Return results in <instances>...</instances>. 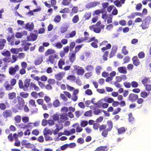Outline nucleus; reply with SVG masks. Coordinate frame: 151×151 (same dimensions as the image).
Segmentation results:
<instances>
[{
    "label": "nucleus",
    "mask_w": 151,
    "mask_h": 151,
    "mask_svg": "<svg viewBox=\"0 0 151 151\" xmlns=\"http://www.w3.org/2000/svg\"><path fill=\"white\" fill-rule=\"evenodd\" d=\"M106 125L103 124L100 125L99 128L100 132H101L102 131L101 133V135L104 137H106L108 135V132L110 131L106 129Z\"/></svg>",
    "instance_id": "1"
},
{
    "label": "nucleus",
    "mask_w": 151,
    "mask_h": 151,
    "mask_svg": "<svg viewBox=\"0 0 151 151\" xmlns=\"http://www.w3.org/2000/svg\"><path fill=\"white\" fill-rule=\"evenodd\" d=\"M151 17L150 16H148L143 20V23L140 25L142 29H145L149 27V24L151 21Z\"/></svg>",
    "instance_id": "2"
},
{
    "label": "nucleus",
    "mask_w": 151,
    "mask_h": 151,
    "mask_svg": "<svg viewBox=\"0 0 151 151\" xmlns=\"http://www.w3.org/2000/svg\"><path fill=\"white\" fill-rule=\"evenodd\" d=\"M19 69V65H15L14 66H10L9 69V72L11 75H14L16 74V72L18 71Z\"/></svg>",
    "instance_id": "3"
},
{
    "label": "nucleus",
    "mask_w": 151,
    "mask_h": 151,
    "mask_svg": "<svg viewBox=\"0 0 151 151\" xmlns=\"http://www.w3.org/2000/svg\"><path fill=\"white\" fill-rule=\"evenodd\" d=\"M12 112L11 110L7 109L3 111L2 115L4 118L11 117L12 116Z\"/></svg>",
    "instance_id": "4"
},
{
    "label": "nucleus",
    "mask_w": 151,
    "mask_h": 151,
    "mask_svg": "<svg viewBox=\"0 0 151 151\" xmlns=\"http://www.w3.org/2000/svg\"><path fill=\"white\" fill-rule=\"evenodd\" d=\"M74 70H77V74L78 75H82L84 73V70L82 67L78 65H75L73 66Z\"/></svg>",
    "instance_id": "5"
},
{
    "label": "nucleus",
    "mask_w": 151,
    "mask_h": 151,
    "mask_svg": "<svg viewBox=\"0 0 151 151\" xmlns=\"http://www.w3.org/2000/svg\"><path fill=\"white\" fill-rule=\"evenodd\" d=\"M59 122H63L68 119L67 113H63L60 115Z\"/></svg>",
    "instance_id": "6"
},
{
    "label": "nucleus",
    "mask_w": 151,
    "mask_h": 151,
    "mask_svg": "<svg viewBox=\"0 0 151 151\" xmlns=\"http://www.w3.org/2000/svg\"><path fill=\"white\" fill-rule=\"evenodd\" d=\"M18 104L20 105L18 106V109H21L22 107L24 106V102L23 99L20 96H17Z\"/></svg>",
    "instance_id": "7"
},
{
    "label": "nucleus",
    "mask_w": 151,
    "mask_h": 151,
    "mask_svg": "<svg viewBox=\"0 0 151 151\" xmlns=\"http://www.w3.org/2000/svg\"><path fill=\"white\" fill-rule=\"evenodd\" d=\"M99 3V2L94 1L90 2L86 4L85 7L86 8L89 9L96 6Z\"/></svg>",
    "instance_id": "8"
},
{
    "label": "nucleus",
    "mask_w": 151,
    "mask_h": 151,
    "mask_svg": "<svg viewBox=\"0 0 151 151\" xmlns=\"http://www.w3.org/2000/svg\"><path fill=\"white\" fill-rule=\"evenodd\" d=\"M118 47L116 45H113L111 51L110 53V58L113 57L115 54L117 50Z\"/></svg>",
    "instance_id": "9"
},
{
    "label": "nucleus",
    "mask_w": 151,
    "mask_h": 151,
    "mask_svg": "<svg viewBox=\"0 0 151 151\" xmlns=\"http://www.w3.org/2000/svg\"><path fill=\"white\" fill-rule=\"evenodd\" d=\"M58 58V55L56 54L50 55L48 58V60L51 63H53L55 62V59Z\"/></svg>",
    "instance_id": "10"
},
{
    "label": "nucleus",
    "mask_w": 151,
    "mask_h": 151,
    "mask_svg": "<svg viewBox=\"0 0 151 151\" xmlns=\"http://www.w3.org/2000/svg\"><path fill=\"white\" fill-rule=\"evenodd\" d=\"M117 132L119 134H124L127 130V127H122L119 128H117Z\"/></svg>",
    "instance_id": "11"
},
{
    "label": "nucleus",
    "mask_w": 151,
    "mask_h": 151,
    "mask_svg": "<svg viewBox=\"0 0 151 151\" xmlns=\"http://www.w3.org/2000/svg\"><path fill=\"white\" fill-rule=\"evenodd\" d=\"M43 57L41 55H39L36 58L35 62V64L36 65L40 64L42 62Z\"/></svg>",
    "instance_id": "12"
},
{
    "label": "nucleus",
    "mask_w": 151,
    "mask_h": 151,
    "mask_svg": "<svg viewBox=\"0 0 151 151\" xmlns=\"http://www.w3.org/2000/svg\"><path fill=\"white\" fill-rule=\"evenodd\" d=\"M106 124L107 128L106 129L110 131H111L113 127V123L112 121L110 120H109L107 122Z\"/></svg>",
    "instance_id": "13"
},
{
    "label": "nucleus",
    "mask_w": 151,
    "mask_h": 151,
    "mask_svg": "<svg viewBox=\"0 0 151 151\" xmlns=\"http://www.w3.org/2000/svg\"><path fill=\"white\" fill-rule=\"evenodd\" d=\"M75 132V129L74 128H72L70 131L65 130L64 131L63 134L67 136H69L71 134L74 133Z\"/></svg>",
    "instance_id": "14"
},
{
    "label": "nucleus",
    "mask_w": 151,
    "mask_h": 151,
    "mask_svg": "<svg viewBox=\"0 0 151 151\" xmlns=\"http://www.w3.org/2000/svg\"><path fill=\"white\" fill-rule=\"evenodd\" d=\"M77 125V127L76 128V131L77 132H80L83 130V128L79 126V124L78 123H76L73 124L72 127H73Z\"/></svg>",
    "instance_id": "15"
},
{
    "label": "nucleus",
    "mask_w": 151,
    "mask_h": 151,
    "mask_svg": "<svg viewBox=\"0 0 151 151\" xmlns=\"http://www.w3.org/2000/svg\"><path fill=\"white\" fill-rule=\"evenodd\" d=\"M22 45L24 46V49L25 50H27L29 48V46L31 45V43L28 42H26L25 40L22 41Z\"/></svg>",
    "instance_id": "16"
},
{
    "label": "nucleus",
    "mask_w": 151,
    "mask_h": 151,
    "mask_svg": "<svg viewBox=\"0 0 151 151\" xmlns=\"http://www.w3.org/2000/svg\"><path fill=\"white\" fill-rule=\"evenodd\" d=\"M25 27L27 29L29 30H32L34 27V24L33 22H29L25 25Z\"/></svg>",
    "instance_id": "17"
},
{
    "label": "nucleus",
    "mask_w": 151,
    "mask_h": 151,
    "mask_svg": "<svg viewBox=\"0 0 151 151\" xmlns=\"http://www.w3.org/2000/svg\"><path fill=\"white\" fill-rule=\"evenodd\" d=\"M30 80L28 79H27L24 82V91H27L28 88L29 87L30 84Z\"/></svg>",
    "instance_id": "18"
},
{
    "label": "nucleus",
    "mask_w": 151,
    "mask_h": 151,
    "mask_svg": "<svg viewBox=\"0 0 151 151\" xmlns=\"http://www.w3.org/2000/svg\"><path fill=\"white\" fill-rule=\"evenodd\" d=\"M65 73H60L55 75V78L58 80H61L63 78Z\"/></svg>",
    "instance_id": "19"
},
{
    "label": "nucleus",
    "mask_w": 151,
    "mask_h": 151,
    "mask_svg": "<svg viewBox=\"0 0 151 151\" xmlns=\"http://www.w3.org/2000/svg\"><path fill=\"white\" fill-rule=\"evenodd\" d=\"M108 149L106 146H101L98 147L94 151H107Z\"/></svg>",
    "instance_id": "20"
},
{
    "label": "nucleus",
    "mask_w": 151,
    "mask_h": 151,
    "mask_svg": "<svg viewBox=\"0 0 151 151\" xmlns=\"http://www.w3.org/2000/svg\"><path fill=\"white\" fill-rule=\"evenodd\" d=\"M129 99L132 102H133L138 99V95H129Z\"/></svg>",
    "instance_id": "21"
},
{
    "label": "nucleus",
    "mask_w": 151,
    "mask_h": 151,
    "mask_svg": "<svg viewBox=\"0 0 151 151\" xmlns=\"http://www.w3.org/2000/svg\"><path fill=\"white\" fill-rule=\"evenodd\" d=\"M119 72L122 73H126L127 72V70L125 67H120L118 68Z\"/></svg>",
    "instance_id": "22"
},
{
    "label": "nucleus",
    "mask_w": 151,
    "mask_h": 151,
    "mask_svg": "<svg viewBox=\"0 0 151 151\" xmlns=\"http://www.w3.org/2000/svg\"><path fill=\"white\" fill-rule=\"evenodd\" d=\"M134 64L136 66H138L139 64V60L137 56H134L132 58Z\"/></svg>",
    "instance_id": "23"
},
{
    "label": "nucleus",
    "mask_w": 151,
    "mask_h": 151,
    "mask_svg": "<svg viewBox=\"0 0 151 151\" xmlns=\"http://www.w3.org/2000/svg\"><path fill=\"white\" fill-rule=\"evenodd\" d=\"M52 132L50 129L47 128H45L43 131V134L44 135H47L48 134H52Z\"/></svg>",
    "instance_id": "24"
},
{
    "label": "nucleus",
    "mask_w": 151,
    "mask_h": 151,
    "mask_svg": "<svg viewBox=\"0 0 151 151\" xmlns=\"http://www.w3.org/2000/svg\"><path fill=\"white\" fill-rule=\"evenodd\" d=\"M142 82L145 86V85H147V84L149 83L150 82V80L149 78H147L146 77H145L142 80Z\"/></svg>",
    "instance_id": "25"
},
{
    "label": "nucleus",
    "mask_w": 151,
    "mask_h": 151,
    "mask_svg": "<svg viewBox=\"0 0 151 151\" xmlns=\"http://www.w3.org/2000/svg\"><path fill=\"white\" fill-rule=\"evenodd\" d=\"M65 64V62L64 60L63 59H60L58 62L59 68L60 69H63L62 65H64Z\"/></svg>",
    "instance_id": "26"
},
{
    "label": "nucleus",
    "mask_w": 151,
    "mask_h": 151,
    "mask_svg": "<svg viewBox=\"0 0 151 151\" xmlns=\"http://www.w3.org/2000/svg\"><path fill=\"white\" fill-rule=\"evenodd\" d=\"M60 115L57 113L54 114L52 116V119L54 121H60Z\"/></svg>",
    "instance_id": "27"
},
{
    "label": "nucleus",
    "mask_w": 151,
    "mask_h": 151,
    "mask_svg": "<svg viewBox=\"0 0 151 151\" xmlns=\"http://www.w3.org/2000/svg\"><path fill=\"white\" fill-rule=\"evenodd\" d=\"M76 53V52H74L71 53V55L70 56V60L72 63L74 62L75 60Z\"/></svg>",
    "instance_id": "28"
},
{
    "label": "nucleus",
    "mask_w": 151,
    "mask_h": 151,
    "mask_svg": "<svg viewBox=\"0 0 151 151\" xmlns=\"http://www.w3.org/2000/svg\"><path fill=\"white\" fill-rule=\"evenodd\" d=\"M86 70L89 71H92L94 70V66L92 65H88L85 67Z\"/></svg>",
    "instance_id": "29"
},
{
    "label": "nucleus",
    "mask_w": 151,
    "mask_h": 151,
    "mask_svg": "<svg viewBox=\"0 0 151 151\" xmlns=\"http://www.w3.org/2000/svg\"><path fill=\"white\" fill-rule=\"evenodd\" d=\"M91 12H86L84 15V18L85 20L88 19L91 17Z\"/></svg>",
    "instance_id": "30"
},
{
    "label": "nucleus",
    "mask_w": 151,
    "mask_h": 151,
    "mask_svg": "<svg viewBox=\"0 0 151 151\" xmlns=\"http://www.w3.org/2000/svg\"><path fill=\"white\" fill-rule=\"evenodd\" d=\"M88 124V121L87 120H81V121L80 125L81 127H85Z\"/></svg>",
    "instance_id": "31"
},
{
    "label": "nucleus",
    "mask_w": 151,
    "mask_h": 151,
    "mask_svg": "<svg viewBox=\"0 0 151 151\" xmlns=\"http://www.w3.org/2000/svg\"><path fill=\"white\" fill-rule=\"evenodd\" d=\"M15 122L17 123H19L21 122V117L20 115H17L14 117Z\"/></svg>",
    "instance_id": "32"
},
{
    "label": "nucleus",
    "mask_w": 151,
    "mask_h": 151,
    "mask_svg": "<svg viewBox=\"0 0 151 151\" xmlns=\"http://www.w3.org/2000/svg\"><path fill=\"white\" fill-rule=\"evenodd\" d=\"M55 52L54 50L52 49H49L47 50L45 53V55L47 56L51 54H53Z\"/></svg>",
    "instance_id": "33"
},
{
    "label": "nucleus",
    "mask_w": 151,
    "mask_h": 151,
    "mask_svg": "<svg viewBox=\"0 0 151 151\" xmlns=\"http://www.w3.org/2000/svg\"><path fill=\"white\" fill-rule=\"evenodd\" d=\"M102 69L101 66L98 65L95 68V70L96 73L97 74H99L100 73L101 70Z\"/></svg>",
    "instance_id": "34"
},
{
    "label": "nucleus",
    "mask_w": 151,
    "mask_h": 151,
    "mask_svg": "<svg viewBox=\"0 0 151 151\" xmlns=\"http://www.w3.org/2000/svg\"><path fill=\"white\" fill-rule=\"evenodd\" d=\"M4 86L7 90H9L12 88V86L11 85L9 84L8 82H6L4 84Z\"/></svg>",
    "instance_id": "35"
},
{
    "label": "nucleus",
    "mask_w": 151,
    "mask_h": 151,
    "mask_svg": "<svg viewBox=\"0 0 151 151\" xmlns=\"http://www.w3.org/2000/svg\"><path fill=\"white\" fill-rule=\"evenodd\" d=\"M6 42L5 39H3L1 40L0 41V49H2L4 46V43H5Z\"/></svg>",
    "instance_id": "36"
},
{
    "label": "nucleus",
    "mask_w": 151,
    "mask_h": 151,
    "mask_svg": "<svg viewBox=\"0 0 151 151\" xmlns=\"http://www.w3.org/2000/svg\"><path fill=\"white\" fill-rule=\"evenodd\" d=\"M60 128L59 129L58 128L55 129L53 132V134L55 135L57 134H58L59 132V131L60 130L62 129L63 127V124H60Z\"/></svg>",
    "instance_id": "37"
},
{
    "label": "nucleus",
    "mask_w": 151,
    "mask_h": 151,
    "mask_svg": "<svg viewBox=\"0 0 151 151\" xmlns=\"http://www.w3.org/2000/svg\"><path fill=\"white\" fill-rule=\"evenodd\" d=\"M37 37V36L36 35L31 34L29 36V39L34 41L35 40Z\"/></svg>",
    "instance_id": "38"
},
{
    "label": "nucleus",
    "mask_w": 151,
    "mask_h": 151,
    "mask_svg": "<svg viewBox=\"0 0 151 151\" xmlns=\"http://www.w3.org/2000/svg\"><path fill=\"white\" fill-rule=\"evenodd\" d=\"M30 86L31 87L34 88V89L36 91H38L39 89V88L37 86L32 82L30 83Z\"/></svg>",
    "instance_id": "39"
},
{
    "label": "nucleus",
    "mask_w": 151,
    "mask_h": 151,
    "mask_svg": "<svg viewBox=\"0 0 151 151\" xmlns=\"http://www.w3.org/2000/svg\"><path fill=\"white\" fill-rule=\"evenodd\" d=\"M79 20V18L78 15H76L74 16L72 19V21L74 23H77Z\"/></svg>",
    "instance_id": "40"
},
{
    "label": "nucleus",
    "mask_w": 151,
    "mask_h": 151,
    "mask_svg": "<svg viewBox=\"0 0 151 151\" xmlns=\"http://www.w3.org/2000/svg\"><path fill=\"white\" fill-rule=\"evenodd\" d=\"M28 125L25 124V123H20L19 124V127L21 128H23L24 129H25L27 128V126Z\"/></svg>",
    "instance_id": "41"
},
{
    "label": "nucleus",
    "mask_w": 151,
    "mask_h": 151,
    "mask_svg": "<svg viewBox=\"0 0 151 151\" xmlns=\"http://www.w3.org/2000/svg\"><path fill=\"white\" fill-rule=\"evenodd\" d=\"M61 19L60 16L58 15L55 17L54 20L56 22H59L60 21Z\"/></svg>",
    "instance_id": "42"
},
{
    "label": "nucleus",
    "mask_w": 151,
    "mask_h": 151,
    "mask_svg": "<svg viewBox=\"0 0 151 151\" xmlns=\"http://www.w3.org/2000/svg\"><path fill=\"white\" fill-rule=\"evenodd\" d=\"M22 122L24 123L28 122L29 120V118L27 116H24L22 117Z\"/></svg>",
    "instance_id": "43"
},
{
    "label": "nucleus",
    "mask_w": 151,
    "mask_h": 151,
    "mask_svg": "<svg viewBox=\"0 0 151 151\" xmlns=\"http://www.w3.org/2000/svg\"><path fill=\"white\" fill-rule=\"evenodd\" d=\"M39 133L40 132L39 130L37 129H33L32 132V133L33 134L36 136L38 135L39 134Z\"/></svg>",
    "instance_id": "44"
},
{
    "label": "nucleus",
    "mask_w": 151,
    "mask_h": 151,
    "mask_svg": "<svg viewBox=\"0 0 151 151\" xmlns=\"http://www.w3.org/2000/svg\"><path fill=\"white\" fill-rule=\"evenodd\" d=\"M53 105L55 107L58 106L60 105V103L58 99L55 100L53 102Z\"/></svg>",
    "instance_id": "45"
},
{
    "label": "nucleus",
    "mask_w": 151,
    "mask_h": 151,
    "mask_svg": "<svg viewBox=\"0 0 151 151\" xmlns=\"http://www.w3.org/2000/svg\"><path fill=\"white\" fill-rule=\"evenodd\" d=\"M128 120L129 122H131L134 120V117H133L132 114V113H129L128 114Z\"/></svg>",
    "instance_id": "46"
},
{
    "label": "nucleus",
    "mask_w": 151,
    "mask_h": 151,
    "mask_svg": "<svg viewBox=\"0 0 151 151\" xmlns=\"http://www.w3.org/2000/svg\"><path fill=\"white\" fill-rule=\"evenodd\" d=\"M92 110H89L86 111L84 113V115L85 116H92Z\"/></svg>",
    "instance_id": "47"
},
{
    "label": "nucleus",
    "mask_w": 151,
    "mask_h": 151,
    "mask_svg": "<svg viewBox=\"0 0 151 151\" xmlns=\"http://www.w3.org/2000/svg\"><path fill=\"white\" fill-rule=\"evenodd\" d=\"M3 61L4 63L5 62H11L12 63H14V62H12L11 58L7 57L4 58L3 60Z\"/></svg>",
    "instance_id": "48"
},
{
    "label": "nucleus",
    "mask_w": 151,
    "mask_h": 151,
    "mask_svg": "<svg viewBox=\"0 0 151 151\" xmlns=\"http://www.w3.org/2000/svg\"><path fill=\"white\" fill-rule=\"evenodd\" d=\"M100 125L99 124L94 123L93 124V128L94 129L97 130L99 128H100Z\"/></svg>",
    "instance_id": "49"
},
{
    "label": "nucleus",
    "mask_w": 151,
    "mask_h": 151,
    "mask_svg": "<svg viewBox=\"0 0 151 151\" xmlns=\"http://www.w3.org/2000/svg\"><path fill=\"white\" fill-rule=\"evenodd\" d=\"M131 86L133 88L137 87L138 86V84L137 82L135 81H132L131 83Z\"/></svg>",
    "instance_id": "50"
},
{
    "label": "nucleus",
    "mask_w": 151,
    "mask_h": 151,
    "mask_svg": "<svg viewBox=\"0 0 151 151\" xmlns=\"http://www.w3.org/2000/svg\"><path fill=\"white\" fill-rule=\"evenodd\" d=\"M109 53L108 51H106L104 54L103 58L104 60H107V56Z\"/></svg>",
    "instance_id": "51"
},
{
    "label": "nucleus",
    "mask_w": 151,
    "mask_h": 151,
    "mask_svg": "<svg viewBox=\"0 0 151 151\" xmlns=\"http://www.w3.org/2000/svg\"><path fill=\"white\" fill-rule=\"evenodd\" d=\"M45 141H52L53 139L50 136L48 135H44Z\"/></svg>",
    "instance_id": "52"
},
{
    "label": "nucleus",
    "mask_w": 151,
    "mask_h": 151,
    "mask_svg": "<svg viewBox=\"0 0 151 151\" xmlns=\"http://www.w3.org/2000/svg\"><path fill=\"white\" fill-rule=\"evenodd\" d=\"M37 141L40 143H42L44 142V138L42 135L39 136L37 139Z\"/></svg>",
    "instance_id": "53"
},
{
    "label": "nucleus",
    "mask_w": 151,
    "mask_h": 151,
    "mask_svg": "<svg viewBox=\"0 0 151 151\" xmlns=\"http://www.w3.org/2000/svg\"><path fill=\"white\" fill-rule=\"evenodd\" d=\"M68 147V144H65L60 147V149L61 150H64Z\"/></svg>",
    "instance_id": "54"
},
{
    "label": "nucleus",
    "mask_w": 151,
    "mask_h": 151,
    "mask_svg": "<svg viewBox=\"0 0 151 151\" xmlns=\"http://www.w3.org/2000/svg\"><path fill=\"white\" fill-rule=\"evenodd\" d=\"M6 108V105L4 103H1L0 104V109L2 110H4Z\"/></svg>",
    "instance_id": "55"
},
{
    "label": "nucleus",
    "mask_w": 151,
    "mask_h": 151,
    "mask_svg": "<svg viewBox=\"0 0 151 151\" xmlns=\"http://www.w3.org/2000/svg\"><path fill=\"white\" fill-rule=\"evenodd\" d=\"M94 41V42L98 43V40L95 39V37H93L91 38H89V39L87 41L88 42H90L92 41Z\"/></svg>",
    "instance_id": "56"
},
{
    "label": "nucleus",
    "mask_w": 151,
    "mask_h": 151,
    "mask_svg": "<svg viewBox=\"0 0 151 151\" xmlns=\"http://www.w3.org/2000/svg\"><path fill=\"white\" fill-rule=\"evenodd\" d=\"M124 86L127 88H130L131 86V83L128 82H125L124 83Z\"/></svg>",
    "instance_id": "57"
},
{
    "label": "nucleus",
    "mask_w": 151,
    "mask_h": 151,
    "mask_svg": "<svg viewBox=\"0 0 151 151\" xmlns=\"http://www.w3.org/2000/svg\"><path fill=\"white\" fill-rule=\"evenodd\" d=\"M11 51L12 53L15 54H17L19 52L18 48H13L11 49Z\"/></svg>",
    "instance_id": "58"
},
{
    "label": "nucleus",
    "mask_w": 151,
    "mask_h": 151,
    "mask_svg": "<svg viewBox=\"0 0 151 151\" xmlns=\"http://www.w3.org/2000/svg\"><path fill=\"white\" fill-rule=\"evenodd\" d=\"M122 52L124 55H126L128 54V51L127 50L126 47L125 46H124L123 47L122 50Z\"/></svg>",
    "instance_id": "59"
},
{
    "label": "nucleus",
    "mask_w": 151,
    "mask_h": 151,
    "mask_svg": "<svg viewBox=\"0 0 151 151\" xmlns=\"http://www.w3.org/2000/svg\"><path fill=\"white\" fill-rule=\"evenodd\" d=\"M70 0H63L62 1V4L64 5H67L69 4Z\"/></svg>",
    "instance_id": "60"
},
{
    "label": "nucleus",
    "mask_w": 151,
    "mask_h": 151,
    "mask_svg": "<svg viewBox=\"0 0 151 151\" xmlns=\"http://www.w3.org/2000/svg\"><path fill=\"white\" fill-rule=\"evenodd\" d=\"M8 138L9 141L11 142L13 141L14 140V138L13 135L12 133H10L8 136Z\"/></svg>",
    "instance_id": "61"
},
{
    "label": "nucleus",
    "mask_w": 151,
    "mask_h": 151,
    "mask_svg": "<svg viewBox=\"0 0 151 151\" xmlns=\"http://www.w3.org/2000/svg\"><path fill=\"white\" fill-rule=\"evenodd\" d=\"M121 110V109L120 108H118L114 110L112 113V114L113 115L116 114L119 112Z\"/></svg>",
    "instance_id": "62"
},
{
    "label": "nucleus",
    "mask_w": 151,
    "mask_h": 151,
    "mask_svg": "<svg viewBox=\"0 0 151 151\" xmlns=\"http://www.w3.org/2000/svg\"><path fill=\"white\" fill-rule=\"evenodd\" d=\"M101 111L100 109H93V113L96 115L99 114L101 112Z\"/></svg>",
    "instance_id": "63"
},
{
    "label": "nucleus",
    "mask_w": 151,
    "mask_h": 151,
    "mask_svg": "<svg viewBox=\"0 0 151 151\" xmlns=\"http://www.w3.org/2000/svg\"><path fill=\"white\" fill-rule=\"evenodd\" d=\"M77 142L78 143L81 144L84 143V139L83 138L81 137H80L77 139Z\"/></svg>",
    "instance_id": "64"
}]
</instances>
